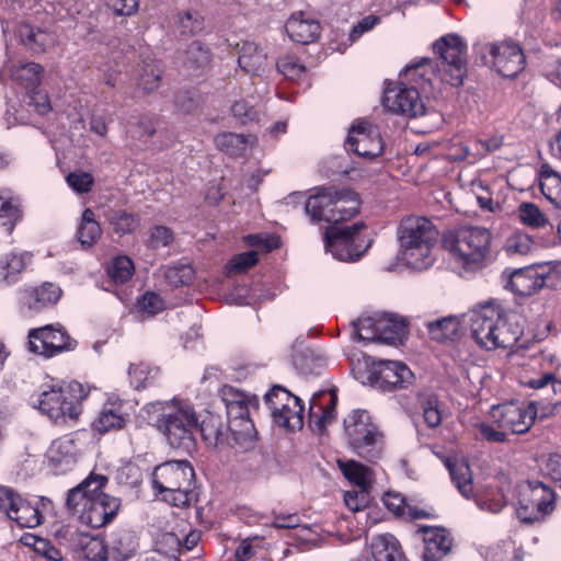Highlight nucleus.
I'll use <instances>...</instances> for the list:
<instances>
[{"instance_id":"393cba45","label":"nucleus","mask_w":561,"mask_h":561,"mask_svg":"<svg viewBox=\"0 0 561 561\" xmlns=\"http://www.w3.org/2000/svg\"><path fill=\"white\" fill-rule=\"evenodd\" d=\"M43 68L36 62H25L19 66L5 62L0 71V81H4L7 77L16 84L24 87L27 91L39 85Z\"/></svg>"},{"instance_id":"dca6fc26","label":"nucleus","mask_w":561,"mask_h":561,"mask_svg":"<svg viewBox=\"0 0 561 561\" xmlns=\"http://www.w3.org/2000/svg\"><path fill=\"white\" fill-rule=\"evenodd\" d=\"M364 228V224L356 222L344 228L327 229L324 233V245L327 252H330L339 261H357L367 250L365 247L356 244V234Z\"/></svg>"},{"instance_id":"f03ea898","label":"nucleus","mask_w":561,"mask_h":561,"mask_svg":"<svg viewBox=\"0 0 561 561\" xmlns=\"http://www.w3.org/2000/svg\"><path fill=\"white\" fill-rule=\"evenodd\" d=\"M107 482L106 476L91 472L78 485L68 491L67 510L82 524L93 528L110 523L116 516L121 501L103 491Z\"/></svg>"},{"instance_id":"f8f14e48","label":"nucleus","mask_w":561,"mask_h":561,"mask_svg":"<svg viewBox=\"0 0 561 561\" xmlns=\"http://www.w3.org/2000/svg\"><path fill=\"white\" fill-rule=\"evenodd\" d=\"M485 62L503 78H515L525 68L526 58L522 47L513 41L493 42L484 45Z\"/></svg>"},{"instance_id":"4be33fe9","label":"nucleus","mask_w":561,"mask_h":561,"mask_svg":"<svg viewBox=\"0 0 561 561\" xmlns=\"http://www.w3.org/2000/svg\"><path fill=\"white\" fill-rule=\"evenodd\" d=\"M335 186H318L305 202V213L312 224H331L334 210Z\"/></svg>"},{"instance_id":"0e129e2a","label":"nucleus","mask_w":561,"mask_h":561,"mask_svg":"<svg viewBox=\"0 0 561 561\" xmlns=\"http://www.w3.org/2000/svg\"><path fill=\"white\" fill-rule=\"evenodd\" d=\"M162 272L165 280H190L195 275V270L187 260L164 266Z\"/></svg>"},{"instance_id":"aec40b11","label":"nucleus","mask_w":561,"mask_h":561,"mask_svg":"<svg viewBox=\"0 0 561 561\" xmlns=\"http://www.w3.org/2000/svg\"><path fill=\"white\" fill-rule=\"evenodd\" d=\"M80 457V448L76 438L70 435L61 436L50 444L47 459L51 469L65 473L72 469Z\"/></svg>"},{"instance_id":"e2e57ef3","label":"nucleus","mask_w":561,"mask_h":561,"mask_svg":"<svg viewBox=\"0 0 561 561\" xmlns=\"http://www.w3.org/2000/svg\"><path fill=\"white\" fill-rule=\"evenodd\" d=\"M161 71L153 62H144L139 75V87L145 92H152L159 88Z\"/></svg>"},{"instance_id":"bf43d9fd","label":"nucleus","mask_w":561,"mask_h":561,"mask_svg":"<svg viewBox=\"0 0 561 561\" xmlns=\"http://www.w3.org/2000/svg\"><path fill=\"white\" fill-rule=\"evenodd\" d=\"M66 183L76 194H85L92 191L94 178L90 172L76 170L66 175Z\"/></svg>"},{"instance_id":"13d9d810","label":"nucleus","mask_w":561,"mask_h":561,"mask_svg":"<svg viewBox=\"0 0 561 561\" xmlns=\"http://www.w3.org/2000/svg\"><path fill=\"white\" fill-rule=\"evenodd\" d=\"M110 222L116 233L126 234L134 232L139 227L140 219L135 214L117 210L111 216Z\"/></svg>"},{"instance_id":"0eeeda50","label":"nucleus","mask_w":561,"mask_h":561,"mask_svg":"<svg viewBox=\"0 0 561 561\" xmlns=\"http://www.w3.org/2000/svg\"><path fill=\"white\" fill-rule=\"evenodd\" d=\"M195 471L187 460H171L158 465L152 472V486L162 501L176 506L190 505L194 493Z\"/></svg>"},{"instance_id":"412c9836","label":"nucleus","mask_w":561,"mask_h":561,"mask_svg":"<svg viewBox=\"0 0 561 561\" xmlns=\"http://www.w3.org/2000/svg\"><path fill=\"white\" fill-rule=\"evenodd\" d=\"M376 381L383 390L407 388L412 385L414 375L403 363L380 360L375 366Z\"/></svg>"},{"instance_id":"4c0bfd02","label":"nucleus","mask_w":561,"mask_h":561,"mask_svg":"<svg viewBox=\"0 0 561 561\" xmlns=\"http://www.w3.org/2000/svg\"><path fill=\"white\" fill-rule=\"evenodd\" d=\"M76 234L80 244L85 249L92 248L101 238L102 229L91 208H85L82 211Z\"/></svg>"},{"instance_id":"2eb2a0df","label":"nucleus","mask_w":561,"mask_h":561,"mask_svg":"<svg viewBox=\"0 0 561 561\" xmlns=\"http://www.w3.org/2000/svg\"><path fill=\"white\" fill-rule=\"evenodd\" d=\"M465 317H468L471 335L476 343L488 351L493 350V339L496 335L500 320V306L485 301L476 305Z\"/></svg>"},{"instance_id":"680f3d73","label":"nucleus","mask_w":561,"mask_h":561,"mask_svg":"<svg viewBox=\"0 0 561 561\" xmlns=\"http://www.w3.org/2000/svg\"><path fill=\"white\" fill-rule=\"evenodd\" d=\"M277 70L289 80H298L306 73V67L297 57L286 55L280 57L276 62Z\"/></svg>"},{"instance_id":"5fc2aeb1","label":"nucleus","mask_w":561,"mask_h":561,"mask_svg":"<svg viewBox=\"0 0 561 561\" xmlns=\"http://www.w3.org/2000/svg\"><path fill=\"white\" fill-rule=\"evenodd\" d=\"M159 369L150 367L147 364H131L128 369V375L131 386L135 389H144L149 386L158 376Z\"/></svg>"},{"instance_id":"bb28decb","label":"nucleus","mask_w":561,"mask_h":561,"mask_svg":"<svg viewBox=\"0 0 561 561\" xmlns=\"http://www.w3.org/2000/svg\"><path fill=\"white\" fill-rule=\"evenodd\" d=\"M61 289L57 283H41L31 290L23 293L21 302L33 311L55 305L61 297Z\"/></svg>"},{"instance_id":"cd10ccee","label":"nucleus","mask_w":561,"mask_h":561,"mask_svg":"<svg viewBox=\"0 0 561 561\" xmlns=\"http://www.w3.org/2000/svg\"><path fill=\"white\" fill-rule=\"evenodd\" d=\"M497 329L493 339V350L507 348L515 345L523 335V328L516 317L508 316L500 307V320L496 321Z\"/></svg>"},{"instance_id":"09e8293b","label":"nucleus","mask_w":561,"mask_h":561,"mask_svg":"<svg viewBox=\"0 0 561 561\" xmlns=\"http://www.w3.org/2000/svg\"><path fill=\"white\" fill-rule=\"evenodd\" d=\"M106 545L114 559H126L134 550L133 536L126 530L113 533Z\"/></svg>"},{"instance_id":"de8ad7c7","label":"nucleus","mask_w":561,"mask_h":561,"mask_svg":"<svg viewBox=\"0 0 561 561\" xmlns=\"http://www.w3.org/2000/svg\"><path fill=\"white\" fill-rule=\"evenodd\" d=\"M259 261L256 251H248L233 255L225 265V273L227 277L242 275L253 267Z\"/></svg>"},{"instance_id":"f3484780","label":"nucleus","mask_w":561,"mask_h":561,"mask_svg":"<svg viewBox=\"0 0 561 561\" xmlns=\"http://www.w3.org/2000/svg\"><path fill=\"white\" fill-rule=\"evenodd\" d=\"M536 414L535 402L528 404L507 402L494 405L491 409V417L497 427L510 431L513 434L528 432L535 422Z\"/></svg>"},{"instance_id":"1a4fd4ad","label":"nucleus","mask_w":561,"mask_h":561,"mask_svg":"<svg viewBox=\"0 0 561 561\" xmlns=\"http://www.w3.org/2000/svg\"><path fill=\"white\" fill-rule=\"evenodd\" d=\"M516 515L524 524H540L556 508V493L538 480H525L516 485Z\"/></svg>"},{"instance_id":"79ce46f5","label":"nucleus","mask_w":561,"mask_h":561,"mask_svg":"<svg viewBox=\"0 0 561 561\" xmlns=\"http://www.w3.org/2000/svg\"><path fill=\"white\" fill-rule=\"evenodd\" d=\"M16 504L9 518L15 522L18 526L21 528H34L41 524L42 514L36 506L22 497H20Z\"/></svg>"},{"instance_id":"49530a36","label":"nucleus","mask_w":561,"mask_h":561,"mask_svg":"<svg viewBox=\"0 0 561 561\" xmlns=\"http://www.w3.org/2000/svg\"><path fill=\"white\" fill-rule=\"evenodd\" d=\"M561 276V262L556 263L553 266L540 265L536 268L526 267L514 270L510 273L508 278L512 280L514 277H525L529 280H554Z\"/></svg>"},{"instance_id":"c85d7f7f","label":"nucleus","mask_w":561,"mask_h":561,"mask_svg":"<svg viewBox=\"0 0 561 561\" xmlns=\"http://www.w3.org/2000/svg\"><path fill=\"white\" fill-rule=\"evenodd\" d=\"M267 54L259 44L247 41L240 48L239 67L245 72L260 76L266 67Z\"/></svg>"},{"instance_id":"338daca9","label":"nucleus","mask_w":561,"mask_h":561,"mask_svg":"<svg viewBox=\"0 0 561 561\" xmlns=\"http://www.w3.org/2000/svg\"><path fill=\"white\" fill-rule=\"evenodd\" d=\"M187 61L191 67L201 68L209 64L210 61V51L207 47H205L201 42L194 41L187 51Z\"/></svg>"},{"instance_id":"37998d69","label":"nucleus","mask_w":561,"mask_h":561,"mask_svg":"<svg viewBox=\"0 0 561 561\" xmlns=\"http://www.w3.org/2000/svg\"><path fill=\"white\" fill-rule=\"evenodd\" d=\"M31 262L32 255L27 252L5 254L0 257V276L4 279L15 278L27 268Z\"/></svg>"},{"instance_id":"3c124183","label":"nucleus","mask_w":561,"mask_h":561,"mask_svg":"<svg viewBox=\"0 0 561 561\" xmlns=\"http://www.w3.org/2000/svg\"><path fill=\"white\" fill-rule=\"evenodd\" d=\"M111 280H130L135 272L133 260L127 255H116L107 264Z\"/></svg>"},{"instance_id":"a18cd8bd","label":"nucleus","mask_w":561,"mask_h":561,"mask_svg":"<svg viewBox=\"0 0 561 561\" xmlns=\"http://www.w3.org/2000/svg\"><path fill=\"white\" fill-rule=\"evenodd\" d=\"M80 549L89 561H105L108 557V547L103 538L89 534H80L78 538Z\"/></svg>"},{"instance_id":"864d4df0","label":"nucleus","mask_w":561,"mask_h":561,"mask_svg":"<svg viewBox=\"0 0 561 561\" xmlns=\"http://www.w3.org/2000/svg\"><path fill=\"white\" fill-rule=\"evenodd\" d=\"M0 219L8 233H11L16 222L21 219V204L19 198L0 197Z\"/></svg>"},{"instance_id":"6e6552de","label":"nucleus","mask_w":561,"mask_h":561,"mask_svg":"<svg viewBox=\"0 0 561 561\" xmlns=\"http://www.w3.org/2000/svg\"><path fill=\"white\" fill-rule=\"evenodd\" d=\"M344 433L348 447L368 461L381 458L385 451V434L368 411L356 409L344 419Z\"/></svg>"},{"instance_id":"2f4dec72","label":"nucleus","mask_w":561,"mask_h":561,"mask_svg":"<svg viewBox=\"0 0 561 561\" xmlns=\"http://www.w3.org/2000/svg\"><path fill=\"white\" fill-rule=\"evenodd\" d=\"M432 340L440 343L453 342L460 336L461 319L458 316H447L425 323Z\"/></svg>"},{"instance_id":"052dcab7","label":"nucleus","mask_w":561,"mask_h":561,"mask_svg":"<svg viewBox=\"0 0 561 561\" xmlns=\"http://www.w3.org/2000/svg\"><path fill=\"white\" fill-rule=\"evenodd\" d=\"M353 339L363 342L377 341V318H364L353 321Z\"/></svg>"},{"instance_id":"ddd939ff","label":"nucleus","mask_w":561,"mask_h":561,"mask_svg":"<svg viewBox=\"0 0 561 561\" xmlns=\"http://www.w3.org/2000/svg\"><path fill=\"white\" fill-rule=\"evenodd\" d=\"M76 346L77 341L61 327L50 324L28 331V351L45 358L73 351Z\"/></svg>"},{"instance_id":"39448f33","label":"nucleus","mask_w":561,"mask_h":561,"mask_svg":"<svg viewBox=\"0 0 561 561\" xmlns=\"http://www.w3.org/2000/svg\"><path fill=\"white\" fill-rule=\"evenodd\" d=\"M491 241L489 229L465 226L445 233L442 247L463 271L477 272L485 267L491 256Z\"/></svg>"},{"instance_id":"9d476101","label":"nucleus","mask_w":561,"mask_h":561,"mask_svg":"<svg viewBox=\"0 0 561 561\" xmlns=\"http://www.w3.org/2000/svg\"><path fill=\"white\" fill-rule=\"evenodd\" d=\"M222 399L234 443L240 447H248L255 437L254 424L249 417L251 400L245 393L232 388L224 390Z\"/></svg>"},{"instance_id":"c03bdc74","label":"nucleus","mask_w":561,"mask_h":561,"mask_svg":"<svg viewBox=\"0 0 561 561\" xmlns=\"http://www.w3.org/2000/svg\"><path fill=\"white\" fill-rule=\"evenodd\" d=\"M446 465L456 488L466 499H469L473 494V483L468 463L465 461L451 462L448 460Z\"/></svg>"},{"instance_id":"58836bf2","label":"nucleus","mask_w":561,"mask_h":561,"mask_svg":"<svg viewBox=\"0 0 561 561\" xmlns=\"http://www.w3.org/2000/svg\"><path fill=\"white\" fill-rule=\"evenodd\" d=\"M255 137L251 135L236 134V133H221L215 137L216 147L230 156H241L248 145H252Z\"/></svg>"},{"instance_id":"a878e982","label":"nucleus","mask_w":561,"mask_h":561,"mask_svg":"<svg viewBox=\"0 0 561 561\" xmlns=\"http://www.w3.org/2000/svg\"><path fill=\"white\" fill-rule=\"evenodd\" d=\"M420 530L424 534V561H439L449 552L453 540L446 529L422 527Z\"/></svg>"},{"instance_id":"f257e3e1","label":"nucleus","mask_w":561,"mask_h":561,"mask_svg":"<svg viewBox=\"0 0 561 561\" xmlns=\"http://www.w3.org/2000/svg\"><path fill=\"white\" fill-rule=\"evenodd\" d=\"M433 49L439 56L437 71H433L432 61L427 58L408 65L401 76L416 85L407 87L403 83L388 85L382 98V104L388 111L408 117H417L425 113L419 89L426 91L427 85L434 88L437 81L453 87L462 84L466 75L467 46L460 36L444 35L433 44Z\"/></svg>"},{"instance_id":"20e7f679","label":"nucleus","mask_w":561,"mask_h":561,"mask_svg":"<svg viewBox=\"0 0 561 561\" xmlns=\"http://www.w3.org/2000/svg\"><path fill=\"white\" fill-rule=\"evenodd\" d=\"M89 396V389L78 381L67 385L43 383L34 392L30 402L43 415L55 423L64 424L77 421L82 413V402Z\"/></svg>"},{"instance_id":"473e14b6","label":"nucleus","mask_w":561,"mask_h":561,"mask_svg":"<svg viewBox=\"0 0 561 561\" xmlns=\"http://www.w3.org/2000/svg\"><path fill=\"white\" fill-rule=\"evenodd\" d=\"M127 419L128 414L124 412L122 403L110 402L102 408L93 422V427L100 433L121 430L124 427Z\"/></svg>"},{"instance_id":"5701e85b","label":"nucleus","mask_w":561,"mask_h":561,"mask_svg":"<svg viewBox=\"0 0 561 561\" xmlns=\"http://www.w3.org/2000/svg\"><path fill=\"white\" fill-rule=\"evenodd\" d=\"M286 32L291 41L308 45L316 42L321 34V25L317 19L307 12H295L287 20Z\"/></svg>"},{"instance_id":"c9c22d12","label":"nucleus","mask_w":561,"mask_h":561,"mask_svg":"<svg viewBox=\"0 0 561 561\" xmlns=\"http://www.w3.org/2000/svg\"><path fill=\"white\" fill-rule=\"evenodd\" d=\"M539 186L546 199L561 209V175L547 163L540 167Z\"/></svg>"},{"instance_id":"c756f323","label":"nucleus","mask_w":561,"mask_h":561,"mask_svg":"<svg viewBox=\"0 0 561 561\" xmlns=\"http://www.w3.org/2000/svg\"><path fill=\"white\" fill-rule=\"evenodd\" d=\"M407 334V322L403 318L383 313L377 317V341L387 344L401 342Z\"/></svg>"},{"instance_id":"e433bc0d","label":"nucleus","mask_w":561,"mask_h":561,"mask_svg":"<svg viewBox=\"0 0 561 561\" xmlns=\"http://www.w3.org/2000/svg\"><path fill=\"white\" fill-rule=\"evenodd\" d=\"M218 291L228 304L251 305L260 299L249 283H217Z\"/></svg>"},{"instance_id":"8fccbe9b","label":"nucleus","mask_w":561,"mask_h":561,"mask_svg":"<svg viewBox=\"0 0 561 561\" xmlns=\"http://www.w3.org/2000/svg\"><path fill=\"white\" fill-rule=\"evenodd\" d=\"M136 311L144 318L153 317L167 308L164 299L154 291L144 293L136 302Z\"/></svg>"},{"instance_id":"a19ab883","label":"nucleus","mask_w":561,"mask_h":561,"mask_svg":"<svg viewBox=\"0 0 561 561\" xmlns=\"http://www.w3.org/2000/svg\"><path fill=\"white\" fill-rule=\"evenodd\" d=\"M419 403L426 425L432 428L437 427L443 420L442 403L438 397L433 392L425 391L420 393Z\"/></svg>"},{"instance_id":"4d7b16f0","label":"nucleus","mask_w":561,"mask_h":561,"mask_svg":"<svg viewBox=\"0 0 561 561\" xmlns=\"http://www.w3.org/2000/svg\"><path fill=\"white\" fill-rule=\"evenodd\" d=\"M232 116L242 125L250 123H260L264 117V113L249 105L244 100L236 101L231 106Z\"/></svg>"},{"instance_id":"a211bd4d","label":"nucleus","mask_w":561,"mask_h":561,"mask_svg":"<svg viewBox=\"0 0 561 561\" xmlns=\"http://www.w3.org/2000/svg\"><path fill=\"white\" fill-rule=\"evenodd\" d=\"M345 146L347 150L367 159L376 158L383 151V144L378 128L367 121L353 123L348 130Z\"/></svg>"},{"instance_id":"69168bd1","label":"nucleus","mask_w":561,"mask_h":561,"mask_svg":"<svg viewBox=\"0 0 561 561\" xmlns=\"http://www.w3.org/2000/svg\"><path fill=\"white\" fill-rule=\"evenodd\" d=\"M533 247V239L527 233L520 231L512 233L505 242V250L510 254L524 255L529 253Z\"/></svg>"},{"instance_id":"6e6d98bb","label":"nucleus","mask_w":561,"mask_h":561,"mask_svg":"<svg viewBox=\"0 0 561 561\" xmlns=\"http://www.w3.org/2000/svg\"><path fill=\"white\" fill-rule=\"evenodd\" d=\"M520 221L530 228L539 229L549 225V220L540 208L533 203H522L518 207Z\"/></svg>"},{"instance_id":"7ed1b4c3","label":"nucleus","mask_w":561,"mask_h":561,"mask_svg":"<svg viewBox=\"0 0 561 561\" xmlns=\"http://www.w3.org/2000/svg\"><path fill=\"white\" fill-rule=\"evenodd\" d=\"M398 260L414 271L428 270L435 262L434 248L438 238L435 225L423 216L403 217L398 226Z\"/></svg>"},{"instance_id":"72a5a7b5","label":"nucleus","mask_w":561,"mask_h":561,"mask_svg":"<svg viewBox=\"0 0 561 561\" xmlns=\"http://www.w3.org/2000/svg\"><path fill=\"white\" fill-rule=\"evenodd\" d=\"M18 35L21 43L35 54L44 53L55 43L54 36L41 28H34L30 24H20Z\"/></svg>"},{"instance_id":"b1692460","label":"nucleus","mask_w":561,"mask_h":561,"mask_svg":"<svg viewBox=\"0 0 561 561\" xmlns=\"http://www.w3.org/2000/svg\"><path fill=\"white\" fill-rule=\"evenodd\" d=\"M337 397L333 392H319L313 394L309 407V421L311 425L322 432L335 419Z\"/></svg>"},{"instance_id":"603ef678","label":"nucleus","mask_w":561,"mask_h":561,"mask_svg":"<svg viewBox=\"0 0 561 561\" xmlns=\"http://www.w3.org/2000/svg\"><path fill=\"white\" fill-rule=\"evenodd\" d=\"M383 503L394 515H408L412 519L425 518L428 514L423 510L413 508L405 504L404 499L400 494L387 493Z\"/></svg>"},{"instance_id":"4468645a","label":"nucleus","mask_w":561,"mask_h":561,"mask_svg":"<svg viewBox=\"0 0 561 561\" xmlns=\"http://www.w3.org/2000/svg\"><path fill=\"white\" fill-rule=\"evenodd\" d=\"M465 317H468L471 335L476 343L488 351L493 350V339L496 335L500 320V306L485 301L476 305Z\"/></svg>"},{"instance_id":"9b49d317","label":"nucleus","mask_w":561,"mask_h":561,"mask_svg":"<svg viewBox=\"0 0 561 561\" xmlns=\"http://www.w3.org/2000/svg\"><path fill=\"white\" fill-rule=\"evenodd\" d=\"M275 424L289 430L304 425L301 400L280 386H274L264 397Z\"/></svg>"},{"instance_id":"774afa93","label":"nucleus","mask_w":561,"mask_h":561,"mask_svg":"<svg viewBox=\"0 0 561 561\" xmlns=\"http://www.w3.org/2000/svg\"><path fill=\"white\" fill-rule=\"evenodd\" d=\"M540 470L561 486V455L550 454L540 460Z\"/></svg>"},{"instance_id":"ea45409f","label":"nucleus","mask_w":561,"mask_h":561,"mask_svg":"<svg viewBox=\"0 0 561 561\" xmlns=\"http://www.w3.org/2000/svg\"><path fill=\"white\" fill-rule=\"evenodd\" d=\"M344 477L359 489H369L373 481V472L365 465L355 461H337Z\"/></svg>"},{"instance_id":"423d86ee","label":"nucleus","mask_w":561,"mask_h":561,"mask_svg":"<svg viewBox=\"0 0 561 561\" xmlns=\"http://www.w3.org/2000/svg\"><path fill=\"white\" fill-rule=\"evenodd\" d=\"M153 409L159 412L157 427L165 436L168 444L175 449L190 451L195 445L198 432V417L187 402L173 399L156 402Z\"/></svg>"},{"instance_id":"f704fd0d","label":"nucleus","mask_w":561,"mask_h":561,"mask_svg":"<svg viewBox=\"0 0 561 561\" xmlns=\"http://www.w3.org/2000/svg\"><path fill=\"white\" fill-rule=\"evenodd\" d=\"M375 561H408L397 538L390 534L377 536L371 543Z\"/></svg>"},{"instance_id":"7c9ffc66","label":"nucleus","mask_w":561,"mask_h":561,"mask_svg":"<svg viewBox=\"0 0 561 561\" xmlns=\"http://www.w3.org/2000/svg\"><path fill=\"white\" fill-rule=\"evenodd\" d=\"M333 206L331 224L348 220L359 211V196L353 190L335 187Z\"/></svg>"},{"instance_id":"6ab92c4d","label":"nucleus","mask_w":561,"mask_h":561,"mask_svg":"<svg viewBox=\"0 0 561 561\" xmlns=\"http://www.w3.org/2000/svg\"><path fill=\"white\" fill-rule=\"evenodd\" d=\"M554 359L550 353L540 354L536 359L540 371L525 381L527 387L542 390L548 398L550 394L561 396V365L553 367Z\"/></svg>"}]
</instances>
